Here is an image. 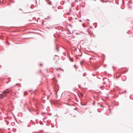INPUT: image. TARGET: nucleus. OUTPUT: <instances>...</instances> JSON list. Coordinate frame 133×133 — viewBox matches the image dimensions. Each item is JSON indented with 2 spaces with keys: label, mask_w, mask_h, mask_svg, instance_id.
Returning <instances> with one entry per match:
<instances>
[{
  "label": "nucleus",
  "mask_w": 133,
  "mask_h": 133,
  "mask_svg": "<svg viewBox=\"0 0 133 133\" xmlns=\"http://www.w3.org/2000/svg\"><path fill=\"white\" fill-rule=\"evenodd\" d=\"M9 92V91L7 89L4 91L2 94H0V96H1L0 98H2L4 97H5V96H6V94L8 93Z\"/></svg>",
  "instance_id": "obj_1"
},
{
  "label": "nucleus",
  "mask_w": 133,
  "mask_h": 133,
  "mask_svg": "<svg viewBox=\"0 0 133 133\" xmlns=\"http://www.w3.org/2000/svg\"><path fill=\"white\" fill-rule=\"evenodd\" d=\"M94 1H96V0H94Z\"/></svg>",
  "instance_id": "obj_6"
},
{
  "label": "nucleus",
  "mask_w": 133,
  "mask_h": 133,
  "mask_svg": "<svg viewBox=\"0 0 133 133\" xmlns=\"http://www.w3.org/2000/svg\"><path fill=\"white\" fill-rule=\"evenodd\" d=\"M74 66L76 68V65H74Z\"/></svg>",
  "instance_id": "obj_2"
},
{
  "label": "nucleus",
  "mask_w": 133,
  "mask_h": 133,
  "mask_svg": "<svg viewBox=\"0 0 133 133\" xmlns=\"http://www.w3.org/2000/svg\"><path fill=\"white\" fill-rule=\"evenodd\" d=\"M80 63H81V64L82 63V61H81L80 62Z\"/></svg>",
  "instance_id": "obj_3"
},
{
  "label": "nucleus",
  "mask_w": 133,
  "mask_h": 133,
  "mask_svg": "<svg viewBox=\"0 0 133 133\" xmlns=\"http://www.w3.org/2000/svg\"><path fill=\"white\" fill-rule=\"evenodd\" d=\"M81 96H83V95L82 94H81Z\"/></svg>",
  "instance_id": "obj_4"
},
{
  "label": "nucleus",
  "mask_w": 133,
  "mask_h": 133,
  "mask_svg": "<svg viewBox=\"0 0 133 133\" xmlns=\"http://www.w3.org/2000/svg\"><path fill=\"white\" fill-rule=\"evenodd\" d=\"M26 92H24V94H25V93H26Z\"/></svg>",
  "instance_id": "obj_5"
}]
</instances>
